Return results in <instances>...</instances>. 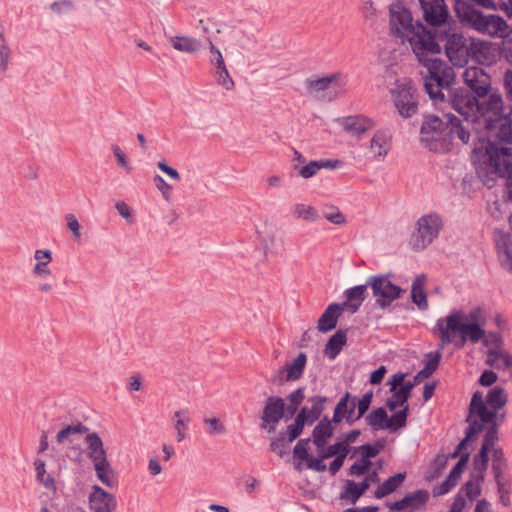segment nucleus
Segmentation results:
<instances>
[{
  "label": "nucleus",
  "instance_id": "nucleus-52",
  "mask_svg": "<svg viewBox=\"0 0 512 512\" xmlns=\"http://www.w3.org/2000/svg\"><path fill=\"white\" fill-rule=\"evenodd\" d=\"M366 422L369 426H371L374 430H386L384 427L386 425L387 420V412L384 408L379 407L373 409L367 416Z\"/></svg>",
  "mask_w": 512,
  "mask_h": 512
},
{
  "label": "nucleus",
  "instance_id": "nucleus-37",
  "mask_svg": "<svg viewBox=\"0 0 512 512\" xmlns=\"http://www.w3.org/2000/svg\"><path fill=\"white\" fill-rule=\"evenodd\" d=\"M36 264L33 268L35 276L46 279L51 275L49 264L52 261V253L48 249H38L34 253Z\"/></svg>",
  "mask_w": 512,
  "mask_h": 512
},
{
  "label": "nucleus",
  "instance_id": "nucleus-49",
  "mask_svg": "<svg viewBox=\"0 0 512 512\" xmlns=\"http://www.w3.org/2000/svg\"><path fill=\"white\" fill-rule=\"evenodd\" d=\"M483 481L484 475L477 474L464 484L459 493H465L467 498L474 500L481 494V484Z\"/></svg>",
  "mask_w": 512,
  "mask_h": 512
},
{
  "label": "nucleus",
  "instance_id": "nucleus-28",
  "mask_svg": "<svg viewBox=\"0 0 512 512\" xmlns=\"http://www.w3.org/2000/svg\"><path fill=\"white\" fill-rule=\"evenodd\" d=\"M391 133L389 130L376 131L370 141V152L375 158H384L390 150Z\"/></svg>",
  "mask_w": 512,
  "mask_h": 512
},
{
  "label": "nucleus",
  "instance_id": "nucleus-30",
  "mask_svg": "<svg viewBox=\"0 0 512 512\" xmlns=\"http://www.w3.org/2000/svg\"><path fill=\"white\" fill-rule=\"evenodd\" d=\"M427 277L425 274H420L415 277L411 285V299L412 302L422 311L428 309V300L425 293Z\"/></svg>",
  "mask_w": 512,
  "mask_h": 512
},
{
  "label": "nucleus",
  "instance_id": "nucleus-63",
  "mask_svg": "<svg viewBox=\"0 0 512 512\" xmlns=\"http://www.w3.org/2000/svg\"><path fill=\"white\" fill-rule=\"evenodd\" d=\"M495 481L497 484L500 503L503 506L508 507L510 505V492L507 488L506 482L504 481L503 477L495 478Z\"/></svg>",
  "mask_w": 512,
  "mask_h": 512
},
{
  "label": "nucleus",
  "instance_id": "nucleus-23",
  "mask_svg": "<svg viewBox=\"0 0 512 512\" xmlns=\"http://www.w3.org/2000/svg\"><path fill=\"white\" fill-rule=\"evenodd\" d=\"M345 420L347 424H354L356 419V396H352L349 392H346L344 396L338 401L332 421L336 424Z\"/></svg>",
  "mask_w": 512,
  "mask_h": 512
},
{
  "label": "nucleus",
  "instance_id": "nucleus-64",
  "mask_svg": "<svg viewBox=\"0 0 512 512\" xmlns=\"http://www.w3.org/2000/svg\"><path fill=\"white\" fill-rule=\"evenodd\" d=\"M204 423L208 427V433L211 435H222L226 433V427L216 417L205 418Z\"/></svg>",
  "mask_w": 512,
  "mask_h": 512
},
{
  "label": "nucleus",
  "instance_id": "nucleus-48",
  "mask_svg": "<svg viewBox=\"0 0 512 512\" xmlns=\"http://www.w3.org/2000/svg\"><path fill=\"white\" fill-rule=\"evenodd\" d=\"M408 413L409 405H406L403 409L395 412L390 417L387 416L386 425L384 426L386 430L396 432L398 429L405 427Z\"/></svg>",
  "mask_w": 512,
  "mask_h": 512
},
{
  "label": "nucleus",
  "instance_id": "nucleus-58",
  "mask_svg": "<svg viewBox=\"0 0 512 512\" xmlns=\"http://www.w3.org/2000/svg\"><path fill=\"white\" fill-rule=\"evenodd\" d=\"M488 452L485 447H481L478 454L474 456L473 466L478 475H484L487 470L489 461Z\"/></svg>",
  "mask_w": 512,
  "mask_h": 512
},
{
  "label": "nucleus",
  "instance_id": "nucleus-21",
  "mask_svg": "<svg viewBox=\"0 0 512 512\" xmlns=\"http://www.w3.org/2000/svg\"><path fill=\"white\" fill-rule=\"evenodd\" d=\"M469 59L481 65H492L496 61V53L492 43L470 38Z\"/></svg>",
  "mask_w": 512,
  "mask_h": 512
},
{
  "label": "nucleus",
  "instance_id": "nucleus-11",
  "mask_svg": "<svg viewBox=\"0 0 512 512\" xmlns=\"http://www.w3.org/2000/svg\"><path fill=\"white\" fill-rule=\"evenodd\" d=\"M476 107L474 122H482L485 128L491 127L498 117L505 114L501 94L492 89L485 97L477 98Z\"/></svg>",
  "mask_w": 512,
  "mask_h": 512
},
{
  "label": "nucleus",
  "instance_id": "nucleus-2",
  "mask_svg": "<svg viewBox=\"0 0 512 512\" xmlns=\"http://www.w3.org/2000/svg\"><path fill=\"white\" fill-rule=\"evenodd\" d=\"M389 25L391 33L402 43L408 42L415 55L423 57L424 51L433 52L437 48L434 35L420 22L414 23L411 12L400 3L390 6Z\"/></svg>",
  "mask_w": 512,
  "mask_h": 512
},
{
  "label": "nucleus",
  "instance_id": "nucleus-59",
  "mask_svg": "<svg viewBox=\"0 0 512 512\" xmlns=\"http://www.w3.org/2000/svg\"><path fill=\"white\" fill-rule=\"evenodd\" d=\"M12 59V50L7 40L0 41V72L5 73Z\"/></svg>",
  "mask_w": 512,
  "mask_h": 512
},
{
  "label": "nucleus",
  "instance_id": "nucleus-33",
  "mask_svg": "<svg viewBox=\"0 0 512 512\" xmlns=\"http://www.w3.org/2000/svg\"><path fill=\"white\" fill-rule=\"evenodd\" d=\"M485 363L497 370H505L512 367V355L503 349L489 348Z\"/></svg>",
  "mask_w": 512,
  "mask_h": 512
},
{
  "label": "nucleus",
  "instance_id": "nucleus-17",
  "mask_svg": "<svg viewBox=\"0 0 512 512\" xmlns=\"http://www.w3.org/2000/svg\"><path fill=\"white\" fill-rule=\"evenodd\" d=\"M429 500V492L419 489L406 494L402 499L387 503V507L395 512H417L425 508Z\"/></svg>",
  "mask_w": 512,
  "mask_h": 512
},
{
  "label": "nucleus",
  "instance_id": "nucleus-40",
  "mask_svg": "<svg viewBox=\"0 0 512 512\" xmlns=\"http://www.w3.org/2000/svg\"><path fill=\"white\" fill-rule=\"evenodd\" d=\"M466 421L468 422V427L466 429L465 438L460 441L455 451L449 454L451 458H456L458 456L461 457V455L464 453V450L466 449L467 442L483 430L482 423L474 419H470L469 415L467 416ZM466 452L467 451H465V453Z\"/></svg>",
  "mask_w": 512,
  "mask_h": 512
},
{
  "label": "nucleus",
  "instance_id": "nucleus-53",
  "mask_svg": "<svg viewBox=\"0 0 512 512\" xmlns=\"http://www.w3.org/2000/svg\"><path fill=\"white\" fill-rule=\"evenodd\" d=\"M304 392L305 389L303 387H299L288 395L287 399L289 404L287 406L285 405V411L288 412L289 416H293L298 410V407L305 398Z\"/></svg>",
  "mask_w": 512,
  "mask_h": 512
},
{
  "label": "nucleus",
  "instance_id": "nucleus-13",
  "mask_svg": "<svg viewBox=\"0 0 512 512\" xmlns=\"http://www.w3.org/2000/svg\"><path fill=\"white\" fill-rule=\"evenodd\" d=\"M394 105L404 118L412 117L418 110L417 93L410 82L400 84L392 92Z\"/></svg>",
  "mask_w": 512,
  "mask_h": 512
},
{
  "label": "nucleus",
  "instance_id": "nucleus-55",
  "mask_svg": "<svg viewBox=\"0 0 512 512\" xmlns=\"http://www.w3.org/2000/svg\"><path fill=\"white\" fill-rule=\"evenodd\" d=\"M484 425H485V423H483V426ZM486 425H490V427L488 428V430L486 431V433L484 435L483 443H482L481 447H485L487 451L493 452V449L497 448V447H495V445L498 441V429H497L496 421H494L493 423H486Z\"/></svg>",
  "mask_w": 512,
  "mask_h": 512
},
{
  "label": "nucleus",
  "instance_id": "nucleus-14",
  "mask_svg": "<svg viewBox=\"0 0 512 512\" xmlns=\"http://www.w3.org/2000/svg\"><path fill=\"white\" fill-rule=\"evenodd\" d=\"M285 415V402L281 397L269 396L263 407L260 427L269 433L276 430Z\"/></svg>",
  "mask_w": 512,
  "mask_h": 512
},
{
  "label": "nucleus",
  "instance_id": "nucleus-12",
  "mask_svg": "<svg viewBox=\"0 0 512 512\" xmlns=\"http://www.w3.org/2000/svg\"><path fill=\"white\" fill-rule=\"evenodd\" d=\"M488 134V143L486 146V156L488 150L495 146L497 148H512V108L509 113H505L486 128Z\"/></svg>",
  "mask_w": 512,
  "mask_h": 512
},
{
  "label": "nucleus",
  "instance_id": "nucleus-19",
  "mask_svg": "<svg viewBox=\"0 0 512 512\" xmlns=\"http://www.w3.org/2000/svg\"><path fill=\"white\" fill-rule=\"evenodd\" d=\"M207 41L209 43V50L212 55L210 57V62L215 66L214 76L217 84H219L228 91L233 90L235 83L225 65V61L221 51L213 44V42L209 38L207 39Z\"/></svg>",
  "mask_w": 512,
  "mask_h": 512
},
{
  "label": "nucleus",
  "instance_id": "nucleus-36",
  "mask_svg": "<svg viewBox=\"0 0 512 512\" xmlns=\"http://www.w3.org/2000/svg\"><path fill=\"white\" fill-rule=\"evenodd\" d=\"M97 479L106 487L112 488L117 485V477L108 458L93 463Z\"/></svg>",
  "mask_w": 512,
  "mask_h": 512
},
{
  "label": "nucleus",
  "instance_id": "nucleus-43",
  "mask_svg": "<svg viewBox=\"0 0 512 512\" xmlns=\"http://www.w3.org/2000/svg\"><path fill=\"white\" fill-rule=\"evenodd\" d=\"M405 480L404 473H397L387 480H385L382 484H380L374 492V496L377 499L384 498L385 496L393 493Z\"/></svg>",
  "mask_w": 512,
  "mask_h": 512
},
{
  "label": "nucleus",
  "instance_id": "nucleus-31",
  "mask_svg": "<svg viewBox=\"0 0 512 512\" xmlns=\"http://www.w3.org/2000/svg\"><path fill=\"white\" fill-rule=\"evenodd\" d=\"M332 419L327 416L322 418L313 429L312 437L313 443L317 450H321L327 444V440L333 435Z\"/></svg>",
  "mask_w": 512,
  "mask_h": 512
},
{
  "label": "nucleus",
  "instance_id": "nucleus-4",
  "mask_svg": "<svg viewBox=\"0 0 512 512\" xmlns=\"http://www.w3.org/2000/svg\"><path fill=\"white\" fill-rule=\"evenodd\" d=\"M441 52V47L437 43V48L433 52L424 51V55H415L420 63L426 68V74L422 73L424 88L430 99L433 101H444L445 91L450 94V87L455 80L453 68L444 60L437 58Z\"/></svg>",
  "mask_w": 512,
  "mask_h": 512
},
{
  "label": "nucleus",
  "instance_id": "nucleus-62",
  "mask_svg": "<svg viewBox=\"0 0 512 512\" xmlns=\"http://www.w3.org/2000/svg\"><path fill=\"white\" fill-rule=\"evenodd\" d=\"M372 401V393H365L360 399L356 397V419L359 420L369 409Z\"/></svg>",
  "mask_w": 512,
  "mask_h": 512
},
{
  "label": "nucleus",
  "instance_id": "nucleus-41",
  "mask_svg": "<svg viewBox=\"0 0 512 512\" xmlns=\"http://www.w3.org/2000/svg\"><path fill=\"white\" fill-rule=\"evenodd\" d=\"M290 213L294 219L306 222H316L321 218L320 213L311 205L295 203L290 207Z\"/></svg>",
  "mask_w": 512,
  "mask_h": 512
},
{
  "label": "nucleus",
  "instance_id": "nucleus-51",
  "mask_svg": "<svg viewBox=\"0 0 512 512\" xmlns=\"http://www.w3.org/2000/svg\"><path fill=\"white\" fill-rule=\"evenodd\" d=\"M305 424H308L305 411H300L295 417L294 422L287 427V442L291 443L297 439L301 435Z\"/></svg>",
  "mask_w": 512,
  "mask_h": 512
},
{
  "label": "nucleus",
  "instance_id": "nucleus-45",
  "mask_svg": "<svg viewBox=\"0 0 512 512\" xmlns=\"http://www.w3.org/2000/svg\"><path fill=\"white\" fill-rule=\"evenodd\" d=\"M449 458H451L449 454L437 455L424 474L425 480L428 482H432L435 479L439 478L443 470L446 468Z\"/></svg>",
  "mask_w": 512,
  "mask_h": 512
},
{
  "label": "nucleus",
  "instance_id": "nucleus-16",
  "mask_svg": "<svg viewBox=\"0 0 512 512\" xmlns=\"http://www.w3.org/2000/svg\"><path fill=\"white\" fill-rule=\"evenodd\" d=\"M464 83L477 97H485L491 90L490 76L481 67L470 66L463 72Z\"/></svg>",
  "mask_w": 512,
  "mask_h": 512
},
{
  "label": "nucleus",
  "instance_id": "nucleus-5",
  "mask_svg": "<svg viewBox=\"0 0 512 512\" xmlns=\"http://www.w3.org/2000/svg\"><path fill=\"white\" fill-rule=\"evenodd\" d=\"M507 403V395L502 387H493L487 394L485 400L481 392L476 391L469 405L470 419L480 423H493L496 421L500 408Z\"/></svg>",
  "mask_w": 512,
  "mask_h": 512
},
{
  "label": "nucleus",
  "instance_id": "nucleus-29",
  "mask_svg": "<svg viewBox=\"0 0 512 512\" xmlns=\"http://www.w3.org/2000/svg\"><path fill=\"white\" fill-rule=\"evenodd\" d=\"M342 312L343 310L339 306V303H331L318 319L317 329L322 333L333 330Z\"/></svg>",
  "mask_w": 512,
  "mask_h": 512
},
{
  "label": "nucleus",
  "instance_id": "nucleus-42",
  "mask_svg": "<svg viewBox=\"0 0 512 512\" xmlns=\"http://www.w3.org/2000/svg\"><path fill=\"white\" fill-rule=\"evenodd\" d=\"M346 331L338 330L326 343L324 353L330 359H335L346 344Z\"/></svg>",
  "mask_w": 512,
  "mask_h": 512
},
{
  "label": "nucleus",
  "instance_id": "nucleus-50",
  "mask_svg": "<svg viewBox=\"0 0 512 512\" xmlns=\"http://www.w3.org/2000/svg\"><path fill=\"white\" fill-rule=\"evenodd\" d=\"M88 431L89 428L80 422L72 425H67L57 433L56 441L59 444H62L66 440H70L73 435L87 434Z\"/></svg>",
  "mask_w": 512,
  "mask_h": 512
},
{
  "label": "nucleus",
  "instance_id": "nucleus-6",
  "mask_svg": "<svg viewBox=\"0 0 512 512\" xmlns=\"http://www.w3.org/2000/svg\"><path fill=\"white\" fill-rule=\"evenodd\" d=\"M443 228V219L437 212L421 216L415 223L410 245L413 250L421 251L431 245Z\"/></svg>",
  "mask_w": 512,
  "mask_h": 512
},
{
  "label": "nucleus",
  "instance_id": "nucleus-1",
  "mask_svg": "<svg viewBox=\"0 0 512 512\" xmlns=\"http://www.w3.org/2000/svg\"><path fill=\"white\" fill-rule=\"evenodd\" d=\"M486 318L481 307H474L465 316L461 310H453L446 317L439 318L433 332L440 334V347L453 343L463 348L466 342L476 344L485 336Z\"/></svg>",
  "mask_w": 512,
  "mask_h": 512
},
{
  "label": "nucleus",
  "instance_id": "nucleus-8",
  "mask_svg": "<svg viewBox=\"0 0 512 512\" xmlns=\"http://www.w3.org/2000/svg\"><path fill=\"white\" fill-rule=\"evenodd\" d=\"M305 86L317 99L326 102L333 101L346 92V81L340 73L321 78L310 77L306 79Z\"/></svg>",
  "mask_w": 512,
  "mask_h": 512
},
{
  "label": "nucleus",
  "instance_id": "nucleus-25",
  "mask_svg": "<svg viewBox=\"0 0 512 512\" xmlns=\"http://www.w3.org/2000/svg\"><path fill=\"white\" fill-rule=\"evenodd\" d=\"M445 119V137L450 140V148L454 138H458L463 144H467L470 139V133L468 128L463 125L462 120L450 113L445 114Z\"/></svg>",
  "mask_w": 512,
  "mask_h": 512
},
{
  "label": "nucleus",
  "instance_id": "nucleus-15",
  "mask_svg": "<svg viewBox=\"0 0 512 512\" xmlns=\"http://www.w3.org/2000/svg\"><path fill=\"white\" fill-rule=\"evenodd\" d=\"M470 38L461 34H452L445 44L446 55L455 66H464L469 61Z\"/></svg>",
  "mask_w": 512,
  "mask_h": 512
},
{
  "label": "nucleus",
  "instance_id": "nucleus-46",
  "mask_svg": "<svg viewBox=\"0 0 512 512\" xmlns=\"http://www.w3.org/2000/svg\"><path fill=\"white\" fill-rule=\"evenodd\" d=\"M441 359L439 351L431 352L426 355L425 365L414 378V384L419 382L420 379L430 377L437 369Z\"/></svg>",
  "mask_w": 512,
  "mask_h": 512
},
{
  "label": "nucleus",
  "instance_id": "nucleus-47",
  "mask_svg": "<svg viewBox=\"0 0 512 512\" xmlns=\"http://www.w3.org/2000/svg\"><path fill=\"white\" fill-rule=\"evenodd\" d=\"M176 419L174 429L176 431V439L178 442L183 441L186 438V430L190 423V416L188 409L178 410L174 413Z\"/></svg>",
  "mask_w": 512,
  "mask_h": 512
},
{
  "label": "nucleus",
  "instance_id": "nucleus-9",
  "mask_svg": "<svg viewBox=\"0 0 512 512\" xmlns=\"http://www.w3.org/2000/svg\"><path fill=\"white\" fill-rule=\"evenodd\" d=\"M446 122L437 116L425 117L421 126V142L430 151L448 152L450 151V140L445 137Z\"/></svg>",
  "mask_w": 512,
  "mask_h": 512
},
{
  "label": "nucleus",
  "instance_id": "nucleus-60",
  "mask_svg": "<svg viewBox=\"0 0 512 512\" xmlns=\"http://www.w3.org/2000/svg\"><path fill=\"white\" fill-rule=\"evenodd\" d=\"M457 483V480L448 475L444 481L433 488V496L438 497L449 493L457 485Z\"/></svg>",
  "mask_w": 512,
  "mask_h": 512
},
{
  "label": "nucleus",
  "instance_id": "nucleus-7",
  "mask_svg": "<svg viewBox=\"0 0 512 512\" xmlns=\"http://www.w3.org/2000/svg\"><path fill=\"white\" fill-rule=\"evenodd\" d=\"M489 174L488 179L481 181L488 187H492L494 177L506 178L508 193L512 198V148H497L492 146L488 150Z\"/></svg>",
  "mask_w": 512,
  "mask_h": 512
},
{
  "label": "nucleus",
  "instance_id": "nucleus-24",
  "mask_svg": "<svg viewBox=\"0 0 512 512\" xmlns=\"http://www.w3.org/2000/svg\"><path fill=\"white\" fill-rule=\"evenodd\" d=\"M367 282L363 285H357L351 288H348L344 291L345 301L339 303V306L343 311L347 310L351 314L356 313L361 307L362 303L367 297Z\"/></svg>",
  "mask_w": 512,
  "mask_h": 512
},
{
  "label": "nucleus",
  "instance_id": "nucleus-18",
  "mask_svg": "<svg viewBox=\"0 0 512 512\" xmlns=\"http://www.w3.org/2000/svg\"><path fill=\"white\" fill-rule=\"evenodd\" d=\"M451 105L452 107L464 117L466 122L473 121L475 116V109L477 108V96L472 95L465 90H456L452 93L450 90Z\"/></svg>",
  "mask_w": 512,
  "mask_h": 512
},
{
  "label": "nucleus",
  "instance_id": "nucleus-35",
  "mask_svg": "<svg viewBox=\"0 0 512 512\" xmlns=\"http://www.w3.org/2000/svg\"><path fill=\"white\" fill-rule=\"evenodd\" d=\"M423 16L429 24L438 26L445 23L447 19V10L443 0H435L425 10Z\"/></svg>",
  "mask_w": 512,
  "mask_h": 512
},
{
  "label": "nucleus",
  "instance_id": "nucleus-44",
  "mask_svg": "<svg viewBox=\"0 0 512 512\" xmlns=\"http://www.w3.org/2000/svg\"><path fill=\"white\" fill-rule=\"evenodd\" d=\"M307 362L305 353H300L291 363L286 364V381H296L303 375Z\"/></svg>",
  "mask_w": 512,
  "mask_h": 512
},
{
  "label": "nucleus",
  "instance_id": "nucleus-3",
  "mask_svg": "<svg viewBox=\"0 0 512 512\" xmlns=\"http://www.w3.org/2000/svg\"><path fill=\"white\" fill-rule=\"evenodd\" d=\"M454 11L460 23L483 36L492 39H507L512 28L498 14H485L466 0H454Z\"/></svg>",
  "mask_w": 512,
  "mask_h": 512
},
{
  "label": "nucleus",
  "instance_id": "nucleus-22",
  "mask_svg": "<svg viewBox=\"0 0 512 512\" xmlns=\"http://www.w3.org/2000/svg\"><path fill=\"white\" fill-rule=\"evenodd\" d=\"M115 497L99 485H93L89 495V508L92 512H113L116 509Z\"/></svg>",
  "mask_w": 512,
  "mask_h": 512
},
{
  "label": "nucleus",
  "instance_id": "nucleus-39",
  "mask_svg": "<svg viewBox=\"0 0 512 512\" xmlns=\"http://www.w3.org/2000/svg\"><path fill=\"white\" fill-rule=\"evenodd\" d=\"M307 402L311 404V407L308 408L304 406L300 411H305V415L307 417L308 425H312L315 421H317L322 412L325 409V405L328 402V398L326 396L315 395L309 397Z\"/></svg>",
  "mask_w": 512,
  "mask_h": 512
},
{
  "label": "nucleus",
  "instance_id": "nucleus-38",
  "mask_svg": "<svg viewBox=\"0 0 512 512\" xmlns=\"http://www.w3.org/2000/svg\"><path fill=\"white\" fill-rule=\"evenodd\" d=\"M332 160H312L304 165L293 164V169L297 172L298 176L308 179L315 176L322 168H334Z\"/></svg>",
  "mask_w": 512,
  "mask_h": 512
},
{
  "label": "nucleus",
  "instance_id": "nucleus-20",
  "mask_svg": "<svg viewBox=\"0 0 512 512\" xmlns=\"http://www.w3.org/2000/svg\"><path fill=\"white\" fill-rule=\"evenodd\" d=\"M494 241L497 250L498 261L505 271L512 273V238L507 232L500 229L494 230Z\"/></svg>",
  "mask_w": 512,
  "mask_h": 512
},
{
  "label": "nucleus",
  "instance_id": "nucleus-10",
  "mask_svg": "<svg viewBox=\"0 0 512 512\" xmlns=\"http://www.w3.org/2000/svg\"><path fill=\"white\" fill-rule=\"evenodd\" d=\"M367 285L372 289L375 305L383 310L389 308L405 292L390 281L389 275H372L367 278Z\"/></svg>",
  "mask_w": 512,
  "mask_h": 512
},
{
  "label": "nucleus",
  "instance_id": "nucleus-27",
  "mask_svg": "<svg viewBox=\"0 0 512 512\" xmlns=\"http://www.w3.org/2000/svg\"><path fill=\"white\" fill-rule=\"evenodd\" d=\"M84 442L87 447V457L92 463L101 461L107 458V453L100 436L96 432H87Z\"/></svg>",
  "mask_w": 512,
  "mask_h": 512
},
{
  "label": "nucleus",
  "instance_id": "nucleus-26",
  "mask_svg": "<svg viewBox=\"0 0 512 512\" xmlns=\"http://www.w3.org/2000/svg\"><path fill=\"white\" fill-rule=\"evenodd\" d=\"M340 122L343 128L353 136H360L375 125L372 119L361 115L345 117Z\"/></svg>",
  "mask_w": 512,
  "mask_h": 512
},
{
  "label": "nucleus",
  "instance_id": "nucleus-54",
  "mask_svg": "<svg viewBox=\"0 0 512 512\" xmlns=\"http://www.w3.org/2000/svg\"><path fill=\"white\" fill-rule=\"evenodd\" d=\"M361 496L362 494L359 492L356 482L353 480H346L345 487L340 493V499L348 501L351 504H355Z\"/></svg>",
  "mask_w": 512,
  "mask_h": 512
},
{
  "label": "nucleus",
  "instance_id": "nucleus-32",
  "mask_svg": "<svg viewBox=\"0 0 512 512\" xmlns=\"http://www.w3.org/2000/svg\"><path fill=\"white\" fill-rule=\"evenodd\" d=\"M172 47L183 53L197 54L202 49V42L199 39L189 36H167Z\"/></svg>",
  "mask_w": 512,
  "mask_h": 512
},
{
  "label": "nucleus",
  "instance_id": "nucleus-61",
  "mask_svg": "<svg viewBox=\"0 0 512 512\" xmlns=\"http://www.w3.org/2000/svg\"><path fill=\"white\" fill-rule=\"evenodd\" d=\"M484 346L489 348L502 349L503 338L498 332H485V336L481 339Z\"/></svg>",
  "mask_w": 512,
  "mask_h": 512
},
{
  "label": "nucleus",
  "instance_id": "nucleus-57",
  "mask_svg": "<svg viewBox=\"0 0 512 512\" xmlns=\"http://www.w3.org/2000/svg\"><path fill=\"white\" fill-rule=\"evenodd\" d=\"M321 217L325 218L330 223L335 225H343L346 223V218L339 208L335 206H327L323 209Z\"/></svg>",
  "mask_w": 512,
  "mask_h": 512
},
{
  "label": "nucleus",
  "instance_id": "nucleus-34",
  "mask_svg": "<svg viewBox=\"0 0 512 512\" xmlns=\"http://www.w3.org/2000/svg\"><path fill=\"white\" fill-rule=\"evenodd\" d=\"M414 387V382L408 381L399 387L397 390L392 391L393 394L386 401V406L390 411H395L398 407L402 409L408 404V399L411 396V390Z\"/></svg>",
  "mask_w": 512,
  "mask_h": 512
},
{
  "label": "nucleus",
  "instance_id": "nucleus-56",
  "mask_svg": "<svg viewBox=\"0 0 512 512\" xmlns=\"http://www.w3.org/2000/svg\"><path fill=\"white\" fill-rule=\"evenodd\" d=\"M506 466V459L502 448L493 449L492 452V470L494 478H501L502 471Z\"/></svg>",
  "mask_w": 512,
  "mask_h": 512
}]
</instances>
